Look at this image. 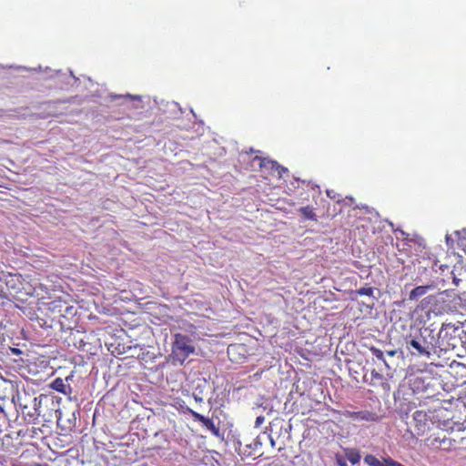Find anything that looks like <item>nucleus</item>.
Listing matches in <instances>:
<instances>
[{
    "label": "nucleus",
    "instance_id": "obj_16",
    "mask_svg": "<svg viewBox=\"0 0 466 466\" xmlns=\"http://www.w3.org/2000/svg\"><path fill=\"white\" fill-rule=\"evenodd\" d=\"M346 458L349 460L352 464L359 463L360 461V454L356 450H348L345 451Z\"/></svg>",
    "mask_w": 466,
    "mask_h": 466
},
{
    "label": "nucleus",
    "instance_id": "obj_30",
    "mask_svg": "<svg viewBox=\"0 0 466 466\" xmlns=\"http://www.w3.org/2000/svg\"><path fill=\"white\" fill-rule=\"evenodd\" d=\"M5 396H0V399H5Z\"/></svg>",
    "mask_w": 466,
    "mask_h": 466
},
{
    "label": "nucleus",
    "instance_id": "obj_19",
    "mask_svg": "<svg viewBox=\"0 0 466 466\" xmlns=\"http://www.w3.org/2000/svg\"><path fill=\"white\" fill-rule=\"evenodd\" d=\"M336 462L339 466H347V458L341 455H336Z\"/></svg>",
    "mask_w": 466,
    "mask_h": 466
},
{
    "label": "nucleus",
    "instance_id": "obj_8",
    "mask_svg": "<svg viewBox=\"0 0 466 466\" xmlns=\"http://www.w3.org/2000/svg\"><path fill=\"white\" fill-rule=\"evenodd\" d=\"M407 348L414 349L420 355L429 356L431 354V348L424 339H411L407 341Z\"/></svg>",
    "mask_w": 466,
    "mask_h": 466
},
{
    "label": "nucleus",
    "instance_id": "obj_4",
    "mask_svg": "<svg viewBox=\"0 0 466 466\" xmlns=\"http://www.w3.org/2000/svg\"><path fill=\"white\" fill-rule=\"evenodd\" d=\"M184 413L191 415L194 420L200 422L202 426L208 430L209 431H211L213 435H219V428L216 426L212 419L201 415L200 413L195 411L189 407L185 408Z\"/></svg>",
    "mask_w": 466,
    "mask_h": 466
},
{
    "label": "nucleus",
    "instance_id": "obj_29",
    "mask_svg": "<svg viewBox=\"0 0 466 466\" xmlns=\"http://www.w3.org/2000/svg\"><path fill=\"white\" fill-rule=\"evenodd\" d=\"M254 444H255V446H258V445L261 446V443H260V442H258V441H255V443H254Z\"/></svg>",
    "mask_w": 466,
    "mask_h": 466
},
{
    "label": "nucleus",
    "instance_id": "obj_15",
    "mask_svg": "<svg viewBox=\"0 0 466 466\" xmlns=\"http://www.w3.org/2000/svg\"><path fill=\"white\" fill-rule=\"evenodd\" d=\"M370 376H371L370 384L372 386H375V387L382 386L385 383L383 376L380 372H378L376 370L373 369L371 370Z\"/></svg>",
    "mask_w": 466,
    "mask_h": 466
},
{
    "label": "nucleus",
    "instance_id": "obj_14",
    "mask_svg": "<svg viewBox=\"0 0 466 466\" xmlns=\"http://www.w3.org/2000/svg\"><path fill=\"white\" fill-rule=\"evenodd\" d=\"M428 286H418L414 288L409 295V299L414 300L417 299L420 297H422L428 290Z\"/></svg>",
    "mask_w": 466,
    "mask_h": 466
},
{
    "label": "nucleus",
    "instance_id": "obj_25",
    "mask_svg": "<svg viewBox=\"0 0 466 466\" xmlns=\"http://www.w3.org/2000/svg\"><path fill=\"white\" fill-rule=\"evenodd\" d=\"M194 398H195L196 401L201 402L203 400V399L201 397L195 396Z\"/></svg>",
    "mask_w": 466,
    "mask_h": 466
},
{
    "label": "nucleus",
    "instance_id": "obj_10",
    "mask_svg": "<svg viewBox=\"0 0 466 466\" xmlns=\"http://www.w3.org/2000/svg\"><path fill=\"white\" fill-rule=\"evenodd\" d=\"M433 270L434 271H438V270H441V273L443 274L444 277L446 278H442L441 280L442 281H446V280H449L450 279H452L453 283L458 286L459 285V282L461 281L460 279H458L455 274H454V271L453 270H451L450 267L448 265H442V264H439L438 261H436L432 267Z\"/></svg>",
    "mask_w": 466,
    "mask_h": 466
},
{
    "label": "nucleus",
    "instance_id": "obj_3",
    "mask_svg": "<svg viewBox=\"0 0 466 466\" xmlns=\"http://www.w3.org/2000/svg\"><path fill=\"white\" fill-rule=\"evenodd\" d=\"M254 160L258 161L260 168L265 169L271 176H277L279 178H281L284 173L289 172L287 167L279 165L275 160L259 157H256Z\"/></svg>",
    "mask_w": 466,
    "mask_h": 466
},
{
    "label": "nucleus",
    "instance_id": "obj_13",
    "mask_svg": "<svg viewBox=\"0 0 466 466\" xmlns=\"http://www.w3.org/2000/svg\"><path fill=\"white\" fill-rule=\"evenodd\" d=\"M33 402H34L33 410L26 411L27 407L24 406L22 408V412L25 416L29 417L30 420H34L40 415V412H39L38 409L36 408V406H37L36 398H34Z\"/></svg>",
    "mask_w": 466,
    "mask_h": 466
},
{
    "label": "nucleus",
    "instance_id": "obj_7",
    "mask_svg": "<svg viewBox=\"0 0 466 466\" xmlns=\"http://www.w3.org/2000/svg\"><path fill=\"white\" fill-rule=\"evenodd\" d=\"M46 304L50 311L63 317H66V314L71 313V310H73V307L68 306L66 301L60 298L46 302Z\"/></svg>",
    "mask_w": 466,
    "mask_h": 466
},
{
    "label": "nucleus",
    "instance_id": "obj_5",
    "mask_svg": "<svg viewBox=\"0 0 466 466\" xmlns=\"http://www.w3.org/2000/svg\"><path fill=\"white\" fill-rule=\"evenodd\" d=\"M342 415L346 418L357 421L373 422L379 420V416L377 415V413L367 410L360 411L344 410L342 412Z\"/></svg>",
    "mask_w": 466,
    "mask_h": 466
},
{
    "label": "nucleus",
    "instance_id": "obj_20",
    "mask_svg": "<svg viewBox=\"0 0 466 466\" xmlns=\"http://www.w3.org/2000/svg\"><path fill=\"white\" fill-rule=\"evenodd\" d=\"M264 420H265V417L263 415L257 417V419L255 420V427L256 428L260 427L261 424L264 422Z\"/></svg>",
    "mask_w": 466,
    "mask_h": 466
},
{
    "label": "nucleus",
    "instance_id": "obj_2",
    "mask_svg": "<svg viewBox=\"0 0 466 466\" xmlns=\"http://www.w3.org/2000/svg\"><path fill=\"white\" fill-rule=\"evenodd\" d=\"M459 329L451 324H442L437 339V347L443 351L452 350L461 342Z\"/></svg>",
    "mask_w": 466,
    "mask_h": 466
},
{
    "label": "nucleus",
    "instance_id": "obj_21",
    "mask_svg": "<svg viewBox=\"0 0 466 466\" xmlns=\"http://www.w3.org/2000/svg\"><path fill=\"white\" fill-rule=\"evenodd\" d=\"M126 97H128L132 100H140L141 96H133V95H130V94H127L125 96Z\"/></svg>",
    "mask_w": 466,
    "mask_h": 466
},
{
    "label": "nucleus",
    "instance_id": "obj_9",
    "mask_svg": "<svg viewBox=\"0 0 466 466\" xmlns=\"http://www.w3.org/2000/svg\"><path fill=\"white\" fill-rule=\"evenodd\" d=\"M413 420L417 430V434L423 433L428 426L429 421L427 413L423 410H416L413 413Z\"/></svg>",
    "mask_w": 466,
    "mask_h": 466
},
{
    "label": "nucleus",
    "instance_id": "obj_24",
    "mask_svg": "<svg viewBox=\"0 0 466 466\" xmlns=\"http://www.w3.org/2000/svg\"><path fill=\"white\" fill-rule=\"evenodd\" d=\"M238 348V346L230 345L228 349V353H230L233 350H236Z\"/></svg>",
    "mask_w": 466,
    "mask_h": 466
},
{
    "label": "nucleus",
    "instance_id": "obj_23",
    "mask_svg": "<svg viewBox=\"0 0 466 466\" xmlns=\"http://www.w3.org/2000/svg\"><path fill=\"white\" fill-rule=\"evenodd\" d=\"M331 193H332L331 190H327L328 197H329L330 198L336 199V195L335 194L331 195Z\"/></svg>",
    "mask_w": 466,
    "mask_h": 466
},
{
    "label": "nucleus",
    "instance_id": "obj_28",
    "mask_svg": "<svg viewBox=\"0 0 466 466\" xmlns=\"http://www.w3.org/2000/svg\"><path fill=\"white\" fill-rule=\"evenodd\" d=\"M347 198L350 201V202H354V198L352 197H347Z\"/></svg>",
    "mask_w": 466,
    "mask_h": 466
},
{
    "label": "nucleus",
    "instance_id": "obj_11",
    "mask_svg": "<svg viewBox=\"0 0 466 466\" xmlns=\"http://www.w3.org/2000/svg\"><path fill=\"white\" fill-rule=\"evenodd\" d=\"M50 387L51 389H53L54 390L57 391V392H60L64 395H70L72 393V388L70 385H66L65 382H64V380L61 379V378H56L55 379L51 384H50Z\"/></svg>",
    "mask_w": 466,
    "mask_h": 466
},
{
    "label": "nucleus",
    "instance_id": "obj_17",
    "mask_svg": "<svg viewBox=\"0 0 466 466\" xmlns=\"http://www.w3.org/2000/svg\"><path fill=\"white\" fill-rule=\"evenodd\" d=\"M370 350L373 356H375L378 360H381L384 363V365L387 369H389V370L390 369L389 363L384 359V352L381 350H380L374 346H371L370 348Z\"/></svg>",
    "mask_w": 466,
    "mask_h": 466
},
{
    "label": "nucleus",
    "instance_id": "obj_18",
    "mask_svg": "<svg viewBox=\"0 0 466 466\" xmlns=\"http://www.w3.org/2000/svg\"><path fill=\"white\" fill-rule=\"evenodd\" d=\"M356 292H357V294H359L360 296L372 297L373 293H374V289L371 287H363V288L359 289Z\"/></svg>",
    "mask_w": 466,
    "mask_h": 466
},
{
    "label": "nucleus",
    "instance_id": "obj_1",
    "mask_svg": "<svg viewBox=\"0 0 466 466\" xmlns=\"http://www.w3.org/2000/svg\"><path fill=\"white\" fill-rule=\"evenodd\" d=\"M195 352L192 340L187 335L177 333L171 346L170 359L174 364H183L185 360Z\"/></svg>",
    "mask_w": 466,
    "mask_h": 466
},
{
    "label": "nucleus",
    "instance_id": "obj_26",
    "mask_svg": "<svg viewBox=\"0 0 466 466\" xmlns=\"http://www.w3.org/2000/svg\"><path fill=\"white\" fill-rule=\"evenodd\" d=\"M12 351H13L15 354H18V353H20V350H18V349H12Z\"/></svg>",
    "mask_w": 466,
    "mask_h": 466
},
{
    "label": "nucleus",
    "instance_id": "obj_27",
    "mask_svg": "<svg viewBox=\"0 0 466 466\" xmlns=\"http://www.w3.org/2000/svg\"><path fill=\"white\" fill-rule=\"evenodd\" d=\"M0 380H4V381H8V380H6L5 378L3 377V375L0 373ZM9 382H11V380H9Z\"/></svg>",
    "mask_w": 466,
    "mask_h": 466
},
{
    "label": "nucleus",
    "instance_id": "obj_6",
    "mask_svg": "<svg viewBox=\"0 0 466 466\" xmlns=\"http://www.w3.org/2000/svg\"><path fill=\"white\" fill-rule=\"evenodd\" d=\"M428 445L433 449H439L442 451H450L454 447L455 441L447 437L443 434L442 437H430L428 438Z\"/></svg>",
    "mask_w": 466,
    "mask_h": 466
},
{
    "label": "nucleus",
    "instance_id": "obj_12",
    "mask_svg": "<svg viewBox=\"0 0 466 466\" xmlns=\"http://www.w3.org/2000/svg\"><path fill=\"white\" fill-rule=\"evenodd\" d=\"M299 213L303 216L304 218L317 221V215L314 211V208L310 206L301 207L299 209Z\"/></svg>",
    "mask_w": 466,
    "mask_h": 466
},
{
    "label": "nucleus",
    "instance_id": "obj_22",
    "mask_svg": "<svg viewBox=\"0 0 466 466\" xmlns=\"http://www.w3.org/2000/svg\"><path fill=\"white\" fill-rule=\"evenodd\" d=\"M396 353H397V351H396V350H387V351H386V354H387L388 356H390V357L395 356V354H396Z\"/></svg>",
    "mask_w": 466,
    "mask_h": 466
}]
</instances>
